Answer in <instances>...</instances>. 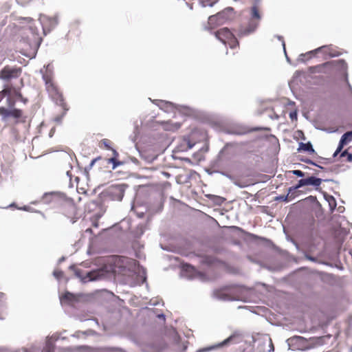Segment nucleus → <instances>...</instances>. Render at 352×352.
<instances>
[{
  "label": "nucleus",
  "instance_id": "4be33fe9",
  "mask_svg": "<svg viewBox=\"0 0 352 352\" xmlns=\"http://www.w3.org/2000/svg\"><path fill=\"white\" fill-rule=\"evenodd\" d=\"M201 2L203 5V6H213V5L215 3V1L214 0H201Z\"/></svg>",
  "mask_w": 352,
  "mask_h": 352
},
{
  "label": "nucleus",
  "instance_id": "c756f323",
  "mask_svg": "<svg viewBox=\"0 0 352 352\" xmlns=\"http://www.w3.org/2000/svg\"><path fill=\"white\" fill-rule=\"evenodd\" d=\"M71 297H72V294L69 293L65 294L63 296V298L65 299H70Z\"/></svg>",
  "mask_w": 352,
  "mask_h": 352
},
{
  "label": "nucleus",
  "instance_id": "9b49d317",
  "mask_svg": "<svg viewBox=\"0 0 352 352\" xmlns=\"http://www.w3.org/2000/svg\"><path fill=\"white\" fill-rule=\"evenodd\" d=\"M308 344V349H313L318 346H322L325 342V337L320 336V337H311L309 339H307Z\"/></svg>",
  "mask_w": 352,
  "mask_h": 352
},
{
  "label": "nucleus",
  "instance_id": "5701e85b",
  "mask_svg": "<svg viewBox=\"0 0 352 352\" xmlns=\"http://www.w3.org/2000/svg\"><path fill=\"white\" fill-rule=\"evenodd\" d=\"M98 276V272L96 271L90 272L87 274V277L89 280H94Z\"/></svg>",
  "mask_w": 352,
  "mask_h": 352
},
{
  "label": "nucleus",
  "instance_id": "39448f33",
  "mask_svg": "<svg viewBox=\"0 0 352 352\" xmlns=\"http://www.w3.org/2000/svg\"><path fill=\"white\" fill-rule=\"evenodd\" d=\"M335 66L334 62L329 61L320 65L310 67L309 72L313 74H322L329 76L333 73Z\"/></svg>",
  "mask_w": 352,
  "mask_h": 352
},
{
  "label": "nucleus",
  "instance_id": "b1692460",
  "mask_svg": "<svg viewBox=\"0 0 352 352\" xmlns=\"http://www.w3.org/2000/svg\"><path fill=\"white\" fill-rule=\"evenodd\" d=\"M53 274L57 279H60L63 276V272L61 270H55Z\"/></svg>",
  "mask_w": 352,
  "mask_h": 352
},
{
  "label": "nucleus",
  "instance_id": "6e6552de",
  "mask_svg": "<svg viewBox=\"0 0 352 352\" xmlns=\"http://www.w3.org/2000/svg\"><path fill=\"white\" fill-rule=\"evenodd\" d=\"M21 73V69L18 67H4L1 72V78L4 80H9L12 78H18Z\"/></svg>",
  "mask_w": 352,
  "mask_h": 352
},
{
  "label": "nucleus",
  "instance_id": "72a5a7b5",
  "mask_svg": "<svg viewBox=\"0 0 352 352\" xmlns=\"http://www.w3.org/2000/svg\"><path fill=\"white\" fill-rule=\"evenodd\" d=\"M110 161H111L114 164V167L117 165L116 160L114 158H111Z\"/></svg>",
  "mask_w": 352,
  "mask_h": 352
},
{
  "label": "nucleus",
  "instance_id": "f3484780",
  "mask_svg": "<svg viewBox=\"0 0 352 352\" xmlns=\"http://www.w3.org/2000/svg\"><path fill=\"white\" fill-rule=\"evenodd\" d=\"M193 133L194 132H192L189 135L184 137L183 142L184 144H186V146L183 150L190 149L195 144V142H192L190 140V138Z\"/></svg>",
  "mask_w": 352,
  "mask_h": 352
},
{
  "label": "nucleus",
  "instance_id": "412c9836",
  "mask_svg": "<svg viewBox=\"0 0 352 352\" xmlns=\"http://www.w3.org/2000/svg\"><path fill=\"white\" fill-rule=\"evenodd\" d=\"M341 157L346 158V162H352V153H349L348 150L343 151L341 155Z\"/></svg>",
  "mask_w": 352,
  "mask_h": 352
},
{
  "label": "nucleus",
  "instance_id": "20e7f679",
  "mask_svg": "<svg viewBox=\"0 0 352 352\" xmlns=\"http://www.w3.org/2000/svg\"><path fill=\"white\" fill-rule=\"evenodd\" d=\"M216 37L223 44L228 45L234 49L239 45V43L233 33L227 28H223L215 32Z\"/></svg>",
  "mask_w": 352,
  "mask_h": 352
},
{
  "label": "nucleus",
  "instance_id": "a211bd4d",
  "mask_svg": "<svg viewBox=\"0 0 352 352\" xmlns=\"http://www.w3.org/2000/svg\"><path fill=\"white\" fill-rule=\"evenodd\" d=\"M5 89H10L11 90L10 94H5V96H8V98H10L12 100H13L12 98V97H15L17 99L22 98V94H21L19 90H17V89H16L14 88H12V87L6 88Z\"/></svg>",
  "mask_w": 352,
  "mask_h": 352
},
{
  "label": "nucleus",
  "instance_id": "aec40b11",
  "mask_svg": "<svg viewBox=\"0 0 352 352\" xmlns=\"http://www.w3.org/2000/svg\"><path fill=\"white\" fill-rule=\"evenodd\" d=\"M111 142L108 139H103L100 142V147H104L107 150H112L111 146Z\"/></svg>",
  "mask_w": 352,
  "mask_h": 352
},
{
  "label": "nucleus",
  "instance_id": "c85d7f7f",
  "mask_svg": "<svg viewBox=\"0 0 352 352\" xmlns=\"http://www.w3.org/2000/svg\"><path fill=\"white\" fill-rule=\"evenodd\" d=\"M289 117L291 118V119L294 120V119H297V114L296 112H291L289 113Z\"/></svg>",
  "mask_w": 352,
  "mask_h": 352
},
{
  "label": "nucleus",
  "instance_id": "2eb2a0df",
  "mask_svg": "<svg viewBox=\"0 0 352 352\" xmlns=\"http://www.w3.org/2000/svg\"><path fill=\"white\" fill-rule=\"evenodd\" d=\"M298 151L299 152L305 151V152H307L309 153H314V149L313 148V146L310 142H307V143L300 142L299 144V147L298 148Z\"/></svg>",
  "mask_w": 352,
  "mask_h": 352
},
{
  "label": "nucleus",
  "instance_id": "f8f14e48",
  "mask_svg": "<svg viewBox=\"0 0 352 352\" xmlns=\"http://www.w3.org/2000/svg\"><path fill=\"white\" fill-rule=\"evenodd\" d=\"M241 335L238 333H234L230 337H228L227 339L224 340L222 342L219 344V346H223L229 344H238L241 342Z\"/></svg>",
  "mask_w": 352,
  "mask_h": 352
},
{
  "label": "nucleus",
  "instance_id": "7ed1b4c3",
  "mask_svg": "<svg viewBox=\"0 0 352 352\" xmlns=\"http://www.w3.org/2000/svg\"><path fill=\"white\" fill-rule=\"evenodd\" d=\"M261 19L258 10L256 6L252 8V18L249 20L247 26L241 27L239 32V36H247L255 31Z\"/></svg>",
  "mask_w": 352,
  "mask_h": 352
},
{
  "label": "nucleus",
  "instance_id": "bb28decb",
  "mask_svg": "<svg viewBox=\"0 0 352 352\" xmlns=\"http://www.w3.org/2000/svg\"><path fill=\"white\" fill-rule=\"evenodd\" d=\"M113 188H115L117 191L120 192L122 194V196H123L124 189L122 186L116 185V186H112Z\"/></svg>",
  "mask_w": 352,
  "mask_h": 352
},
{
  "label": "nucleus",
  "instance_id": "c9c22d12",
  "mask_svg": "<svg viewBox=\"0 0 352 352\" xmlns=\"http://www.w3.org/2000/svg\"><path fill=\"white\" fill-rule=\"evenodd\" d=\"M0 319L3 320L4 317L3 316L2 314L0 312Z\"/></svg>",
  "mask_w": 352,
  "mask_h": 352
},
{
  "label": "nucleus",
  "instance_id": "6ab92c4d",
  "mask_svg": "<svg viewBox=\"0 0 352 352\" xmlns=\"http://www.w3.org/2000/svg\"><path fill=\"white\" fill-rule=\"evenodd\" d=\"M182 269H183L184 272H189L190 276H193L197 272L196 269L193 266H192L191 265H189V264L183 265Z\"/></svg>",
  "mask_w": 352,
  "mask_h": 352
},
{
  "label": "nucleus",
  "instance_id": "423d86ee",
  "mask_svg": "<svg viewBox=\"0 0 352 352\" xmlns=\"http://www.w3.org/2000/svg\"><path fill=\"white\" fill-rule=\"evenodd\" d=\"M322 180L321 179L313 176L306 179H301L298 181V184L295 186L289 188V192H291L292 191H295L299 188L304 186L311 185L316 187H318L322 184Z\"/></svg>",
  "mask_w": 352,
  "mask_h": 352
},
{
  "label": "nucleus",
  "instance_id": "f03ea898",
  "mask_svg": "<svg viewBox=\"0 0 352 352\" xmlns=\"http://www.w3.org/2000/svg\"><path fill=\"white\" fill-rule=\"evenodd\" d=\"M7 103L8 107H0L1 120L7 122L12 120L14 124L25 122L27 117L23 111L14 107L15 100L8 98Z\"/></svg>",
  "mask_w": 352,
  "mask_h": 352
},
{
  "label": "nucleus",
  "instance_id": "393cba45",
  "mask_svg": "<svg viewBox=\"0 0 352 352\" xmlns=\"http://www.w3.org/2000/svg\"><path fill=\"white\" fill-rule=\"evenodd\" d=\"M10 92H11L10 89H3L1 91H0V102L4 98L5 94H10Z\"/></svg>",
  "mask_w": 352,
  "mask_h": 352
},
{
  "label": "nucleus",
  "instance_id": "ddd939ff",
  "mask_svg": "<svg viewBox=\"0 0 352 352\" xmlns=\"http://www.w3.org/2000/svg\"><path fill=\"white\" fill-rule=\"evenodd\" d=\"M76 211V206L74 204H66L63 206V213L69 218H72L75 216Z\"/></svg>",
  "mask_w": 352,
  "mask_h": 352
},
{
  "label": "nucleus",
  "instance_id": "473e14b6",
  "mask_svg": "<svg viewBox=\"0 0 352 352\" xmlns=\"http://www.w3.org/2000/svg\"><path fill=\"white\" fill-rule=\"evenodd\" d=\"M5 297V294L2 292H0V300H2Z\"/></svg>",
  "mask_w": 352,
  "mask_h": 352
},
{
  "label": "nucleus",
  "instance_id": "f704fd0d",
  "mask_svg": "<svg viewBox=\"0 0 352 352\" xmlns=\"http://www.w3.org/2000/svg\"><path fill=\"white\" fill-rule=\"evenodd\" d=\"M0 319L3 320L4 317L3 316L2 314L0 312Z\"/></svg>",
  "mask_w": 352,
  "mask_h": 352
},
{
  "label": "nucleus",
  "instance_id": "0eeeda50",
  "mask_svg": "<svg viewBox=\"0 0 352 352\" xmlns=\"http://www.w3.org/2000/svg\"><path fill=\"white\" fill-rule=\"evenodd\" d=\"M288 344L290 347L298 350H307L308 344L307 339L299 336H294L287 340Z\"/></svg>",
  "mask_w": 352,
  "mask_h": 352
},
{
  "label": "nucleus",
  "instance_id": "a878e982",
  "mask_svg": "<svg viewBox=\"0 0 352 352\" xmlns=\"http://www.w3.org/2000/svg\"><path fill=\"white\" fill-rule=\"evenodd\" d=\"M292 173L298 177H304L305 176V173L300 170H294L292 171Z\"/></svg>",
  "mask_w": 352,
  "mask_h": 352
},
{
  "label": "nucleus",
  "instance_id": "cd10ccee",
  "mask_svg": "<svg viewBox=\"0 0 352 352\" xmlns=\"http://www.w3.org/2000/svg\"><path fill=\"white\" fill-rule=\"evenodd\" d=\"M328 201L329 202V205L331 207L336 206V201H335V199L333 198V197L329 196V197L328 199Z\"/></svg>",
  "mask_w": 352,
  "mask_h": 352
},
{
  "label": "nucleus",
  "instance_id": "f257e3e1",
  "mask_svg": "<svg viewBox=\"0 0 352 352\" xmlns=\"http://www.w3.org/2000/svg\"><path fill=\"white\" fill-rule=\"evenodd\" d=\"M43 79L45 81V88L50 96L61 108L60 114L55 116L53 118L54 122L60 124L69 108L65 101L63 94L54 80L52 73L46 72L43 74Z\"/></svg>",
  "mask_w": 352,
  "mask_h": 352
},
{
  "label": "nucleus",
  "instance_id": "dca6fc26",
  "mask_svg": "<svg viewBox=\"0 0 352 352\" xmlns=\"http://www.w3.org/2000/svg\"><path fill=\"white\" fill-rule=\"evenodd\" d=\"M324 47H325V48L322 49L320 52H322L324 54H330L331 56H337L342 54L338 50L332 47L331 46L324 45Z\"/></svg>",
  "mask_w": 352,
  "mask_h": 352
},
{
  "label": "nucleus",
  "instance_id": "7c9ffc66",
  "mask_svg": "<svg viewBox=\"0 0 352 352\" xmlns=\"http://www.w3.org/2000/svg\"><path fill=\"white\" fill-rule=\"evenodd\" d=\"M147 351L148 352H160V350H156L153 346L151 347V349H148Z\"/></svg>",
  "mask_w": 352,
  "mask_h": 352
},
{
  "label": "nucleus",
  "instance_id": "9d476101",
  "mask_svg": "<svg viewBox=\"0 0 352 352\" xmlns=\"http://www.w3.org/2000/svg\"><path fill=\"white\" fill-rule=\"evenodd\" d=\"M352 140V131L345 133L341 138L339 145L333 154V157H336L338 153L341 152L344 146L348 142Z\"/></svg>",
  "mask_w": 352,
  "mask_h": 352
},
{
  "label": "nucleus",
  "instance_id": "1a4fd4ad",
  "mask_svg": "<svg viewBox=\"0 0 352 352\" xmlns=\"http://www.w3.org/2000/svg\"><path fill=\"white\" fill-rule=\"evenodd\" d=\"M227 19V13L225 12H220L214 15L209 16L208 24L212 27L219 25L223 24Z\"/></svg>",
  "mask_w": 352,
  "mask_h": 352
},
{
  "label": "nucleus",
  "instance_id": "e433bc0d",
  "mask_svg": "<svg viewBox=\"0 0 352 352\" xmlns=\"http://www.w3.org/2000/svg\"><path fill=\"white\" fill-rule=\"evenodd\" d=\"M179 127V124L176 125V129H178Z\"/></svg>",
  "mask_w": 352,
  "mask_h": 352
},
{
  "label": "nucleus",
  "instance_id": "4468645a",
  "mask_svg": "<svg viewBox=\"0 0 352 352\" xmlns=\"http://www.w3.org/2000/svg\"><path fill=\"white\" fill-rule=\"evenodd\" d=\"M324 48H325V47H320L314 50L309 51L305 54H301L300 55L299 60L302 62H306L307 60L311 59L318 52H319L322 49H324Z\"/></svg>",
  "mask_w": 352,
  "mask_h": 352
},
{
  "label": "nucleus",
  "instance_id": "2f4dec72",
  "mask_svg": "<svg viewBox=\"0 0 352 352\" xmlns=\"http://www.w3.org/2000/svg\"><path fill=\"white\" fill-rule=\"evenodd\" d=\"M21 101H22L23 103H26L28 102V99L25 98L22 96V98H19Z\"/></svg>",
  "mask_w": 352,
  "mask_h": 352
}]
</instances>
